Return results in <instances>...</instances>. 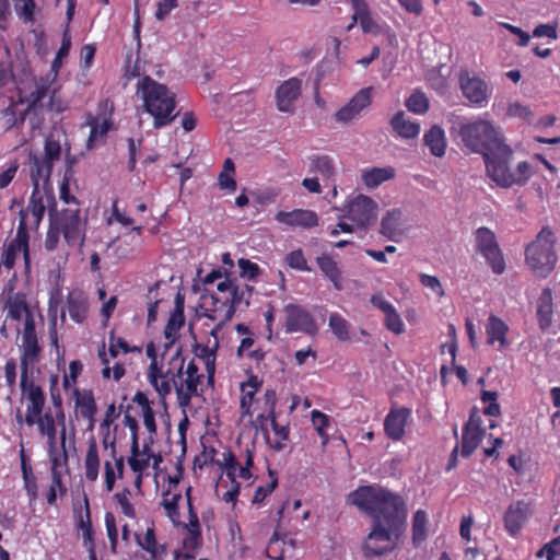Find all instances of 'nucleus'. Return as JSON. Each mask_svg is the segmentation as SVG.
<instances>
[{
	"label": "nucleus",
	"instance_id": "1",
	"mask_svg": "<svg viewBox=\"0 0 560 560\" xmlns=\"http://www.w3.org/2000/svg\"><path fill=\"white\" fill-rule=\"evenodd\" d=\"M348 501L372 518V529L363 550L366 557L393 551L406 530L407 509L398 494L378 486H360Z\"/></svg>",
	"mask_w": 560,
	"mask_h": 560
},
{
	"label": "nucleus",
	"instance_id": "2",
	"mask_svg": "<svg viewBox=\"0 0 560 560\" xmlns=\"http://www.w3.org/2000/svg\"><path fill=\"white\" fill-rule=\"evenodd\" d=\"M474 152L482 154L487 175L501 188L524 186L534 174L526 161L512 170L513 150L505 142H465Z\"/></svg>",
	"mask_w": 560,
	"mask_h": 560
},
{
	"label": "nucleus",
	"instance_id": "3",
	"mask_svg": "<svg viewBox=\"0 0 560 560\" xmlns=\"http://www.w3.org/2000/svg\"><path fill=\"white\" fill-rule=\"evenodd\" d=\"M147 355L151 359L148 368L147 380L150 385L158 393L160 399L165 401V398L172 393V384L174 377H179L185 368L186 358L183 354L182 347L178 346L170 358H162V363L159 364L154 346L152 343L147 347ZM170 350L166 352L168 353ZM167 357V354H165Z\"/></svg>",
	"mask_w": 560,
	"mask_h": 560
},
{
	"label": "nucleus",
	"instance_id": "4",
	"mask_svg": "<svg viewBox=\"0 0 560 560\" xmlns=\"http://www.w3.org/2000/svg\"><path fill=\"white\" fill-rule=\"evenodd\" d=\"M137 88L143 98L145 110L154 118L155 127L165 126L174 119L175 94L171 93L166 85L145 75L138 82Z\"/></svg>",
	"mask_w": 560,
	"mask_h": 560
},
{
	"label": "nucleus",
	"instance_id": "5",
	"mask_svg": "<svg viewBox=\"0 0 560 560\" xmlns=\"http://www.w3.org/2000/svg\"><path fill=\"white\" fill-rule=\"evenodd\" d=\"M556 237L549 228H542L536 238L525 249V261L532 272L539 278L548 277L557 262Z\"/></svg>",
	"mask_w": 560,
	"mask_h": 560
},
{
	"label": "nucleus",
	"instance_id": "6",
	"mask_svg": "<svg viewBox=\"0 0 560 560\" xmlns=\"http://www.w3.org/2000/svg\"><path fill=\"white\" fill-rule=\"evenodd\" d=\"M23 397L27 400L25 411V423L28 427L37 425L39 434L49 433L57 430V424L61 425L57 413L54 416L51 410L43 413L46 397L43 388L36 383H30L28 386L21 388Z\"/></svg>",
	"mask_w": 560,
	"mask_h": 560
},
{
	"label": "nucleus",
	"instance_id": "7",
	"mask_svg": "<svg viewBox=\"0 0 560 560\" xmlns=\"http://www.w3.org/2000/svg\"><path fill=\"white\" fill-rule=\"evenodd\" d=\"M223 456V468L226 474V477L230 480L229 489L222 494V500L228 503H235L240 490L241 485L236 481V476L244 480H248L252 478V468L254 466V451L246 448L245 451V462L244 465H241L235 454L232 451H226L222 454Z\"/></svg>",
	"mask_w": 560,
	"mask_h": 560
},
{
	"label": "nucleus",
	"instance_id": "8",
	"mask_svg": "<svg viewBox=\"0 0 560 560\" xmlns=\"http://www.w3.org/2000/svg\"><path fill=\"white\" fill-rule=\"evenodd\" d=\"M475 249L479 253L495 275L505 270V260L497 236L489 228H478L475 233Z\"/></svg>",
	"mask_w": 560,
	"mask_h": 560
},
{
	"label": "nucleus",
	"instance_id": "9",
	"mask_svg": "<svg viewBox=\"0 0 560 560\" xmlns=\"http://www.w3.org/2000/svg\"><path fill=\"white\" fill-rule=\"evenodd\" d=\"M49 198L55 201L54 196ZM49 211H52V221L61 231L67 244L70 246L83 245L85 234L80 218V209H63L58 212L56 210V202H54V207H51Z\"/></svg>",
	"mask_w": 560,
	"mask_h": 560
},
{
	"label": "nucleus",
	"instance_id": "10",
	"mask_svg": "<svg viewBox=\"0 0 560 560\" xmlns=\"http://www.w3.org/2000/svg\"><path fill=\"white\" fill-rule=\"evenodd\" d=\"M61 154L60 142H45V154L43 156L31 152L28 155L30 172L33 188L39 189L40 183H47L50 178L54 162L59 160Z\"/></svg>",
	"mask_w": 560,
	"mask_h": 560
},
{
	"label": "nucleus",
	"instance_id": "11",
	"mask_svg": "<svg viewBox=\"0 0 560 560\" xmlns=\"http://www.w3.org/2000/svg\"><path fill=\"white\" fill-rule=\"evenodd\" d=\"M377 210L378 206L371 197L359 195L348 202L342 218L365 232L376 221Z\"/></svg>",
	"mask_w": 560,
	"mask_h": 560
},
{
	"label": "nucleus",
	"instance_id": "12",
	"mask_svg": "<svg viewBox=\"0 0 560 560\" xmlns=\"http://www.w3.org/2000/svg\"><path fill=\"white\" fill-rule=\"evenodd\" d=\"M114 102L109 98H103L97 104L96 114H85L84 125L90 128V135L86 140H97L98 138L106 137L107 132L114 128Z\"/></svg>",
	"mask_w": 560,
	"mask_h": 560
},
{
	"label": "nucleus",
	"instance_id": "13",
	"mask_svg": "<svg viewBox=\"0 0 560 560\" xmlns=\"http://www.w3.org/2000/svg\"><path fill=\"white\" fill-rule=\"evenodd\" d=\"M201 308L206 317L217 323L210 331L214 338H217L222 326L230 322L235 314L226 298L215 294L203 296Z\"/></svg>",
	"mask_w": 560,
	"mask_h": 560
},
{
	"label": "nucleus",
	"instance_id": "14",
	"mask_svg": "<svg viewBox=\"0 0 560 560\" xmlns=\"http://www.w3.org/2000/svg\"><path fill=\"white\" fill-rule=\"evenodd\" d=\"M132 409V406H128L125 409V419L122 420V423L125 427H127L130 431V439H131V445H130V457L128 458V464L131 468V470L136 474H138L137 477V485L139 486L141 483L142 479V472L149 467L150 459L143 456H140V446H139V424L137 418L130 415V410Z\"/></svg>",
	"mask_w": 560,
	"mask_h": 560
},
{
	"label": "nucleus",
	"instance_id": "15",
	"mask_svg": "<svg viewBox=\"0 0 560 560\" xmlns=\"http://www.w3.org/2000/svg\"><path fill=\"white\" fill-rule=\"evenodd\" d=\"M285 313V331L288 334L302 331L314 335L317 331V325L312 314L296 304H288L284 306Z\"/></svg>",
	"mask_w": 560,
	"mask_h": 560
},
{
	"label": "nucleus",
	"instance_id": "16",
	"mask_svg": "<svg viewBox=\"0 0 560 560\" xmlns=\"http://www.w3.org/2000/svg\"><path fill=\"white\" fill-rule=\"evenodd\" d=\"M132 406V409L130 410V415L132 416V411H135V405L139 409L136 412L141 415L143 419V424L150 435V443H153L154 436L156 435L158 425L155 421V412L153 410V401L148 398V395L142 390H137L135 396L131 398L130 402H128L126 406L122 404L119 406V410L125 413V409L128 406ZM136 418V416L133 415Z\"/></svg>",
	"mask_w": 560,
	"mask_h": 560
},
{
	"label": "nucleus",
	"instance_id": "17",
	"mask_svg": "<svg viewBox=\"0 0 560 560\" xmlns=\"http://www.w3.org/2000/svg\"><path fill=\"white\" fill-rule=\"evenodd\" d=\"M23 340V352L21 357V380L20 387L24 388L30 383H35L32 374L33 368L39 360L40 347L38 345L37 336L22 338Z\"/></svg>",
	"mask_w": 560,
	"mask_h": 560
},
{
	"label": "nucleus",
	"instance_id": "18",
	"mask_svg": "<svg viewBox=\"0 0 560 560\" xmlns=\"http://www.w3.org/2000/svg\"><path fill=\"white\" fill-rule=\"evenodd\" d=\"M66 311L74 323H84L89 315L88 295L80 289L69 291L66 299V307H62L60 313L62 323L66 320Z\"/></svg>",
	"mask_w": 560,
	"mask_h": 560
},
{
	"label": "nucleus",
	"instance_id": "19",
	"mask_svg": "<svg viewBox=\"0 0 560 560\" xmlns=\"http://www.w3.org/2000/svg\"><path fill=\"white\" fill-rule=\"evenodd\" d=\"M459 85L464 96L472 104L481 106L488 102L489 89L479 77H470L468 71H460Z\"/></svg>",
	"mask_w": 560,
	"mask_h": 560
},
{
	"label": "nucleus",
	"instance_id": "20",
	"mask_svg": "<svg viewBox=\"0 0 560 560\" xmlns=\"http://www.w3.org/2000/svg\"><path fill=\"white\" fill-rule=\"evenodd\" d=\"M372 92V86L363 88L358 91L353 97L336 113V120L349 122L358 117L363 109L371 105Z\"/></svg>",
	"mask_w": 560,
	"mask_h": 560
},
{
	"label": "nucleus",
	"instance_id": "21",
	"mask_svg": "<svg viewBox=\"0 0 560 560\" xmlns=\"http://www.w3.org/2000/svg\"><path fill=\"white\" fill-rule=\"evenodd\" d=\"M27 230L28 225H26V212L22 211L20 213L15 237L10 242L1 257V264L7 269H12L14 267L18 253L22 250L23 246H26V242L30 240Z\"/></svg>",
	"mask_w": 560,
	"mask_h": 560
},
{
	"label": "nucleus",
	"instance_id": "22",
	"mask_svg": "<svg viewBox=\"0 0 560 560\" xmlns=\"http://www.w3.org/2000/svg\"><path fill=\"white\" fill-rule=\"evenodd\" d=\"M302 82L298 78H290L282 82L276 90V105L279 112L293 114L294 102L301 95Z\"/></svg>",
	"mask_w": 560,
	"mask_h": 560
},
{
	"label": "nucleus",
	"instance_id": "23",
	"mask_svg": "<svg viewBox=\"0 0 560 560\" xmlns=\"http://www.w3.org/2000/svg\"><path fill=\"white\" fill-rule=\"evenodd\" d=\"M410 416V408H392L384 419L386 436L393 441H400L405 436L406 425Z\"/></svg>",
	"mask_w": 560,
	"mask_h": 560
},
{
	"label": "nucleus",
	"instance_id": "24",
	"mask_svg": "<svg viewBox=\"0 0 560 560\" xmlns=\"http://www.w3.org/2000/svg\"><path fill=\"white\" fill-rule=\"evenodd\" d=\"M276 221L289 228L312 229L318 225V215L308 209H294L292 211H278Z\"/></svg>",
	"mask_w": 560,
	"mask_h": 560
},
{
	"label": "nucleus",
	"instance_id": "25",
	"mask_svg": "<svg viewBox=\"0 0 560 560\" xmlns=\"http://www.w3.org/2000/svg\"><path fill=\"white\" fill-rule=\"evenodd\" d=\"M530 515L529 504L525 501H516L509 505L504 513V528L512 537H515L523 528Z\"/></svg>",
	"mask_w": 560,
	"mask_h": 560
},
{
	"label": "nucleus",
	"instance_id": "26",
	"mask_svg": "<svg viewBox=\"0 0 560 560\" xmlns=\"http://www.w3.org/2000/svg\"><path fill=\"white\" fill-rule=\"evenodd\" d=\"M458 135L462 140H500L493 125L483 119L462 124Z\"/></svg>",
	"mask_w": 560,
	"mask_h": 560
},
{
	"label": "nucleus",
	"instance_id": "27",
	"mask_svg": "<svg viewBox=\"0 0 560 560\" xmlns=\"http://www.w3.org/2000/svg\"><path fill=\"white\" fill-rule=\"evenodd\" d=\"M202 378L182 373L179 377H174L172 389L175 388L178 406L186 408L190 405L191 398L198 395V386Z\"/></svg>",
	"mask_w": 560,
	"mask_h": 560
},
{
	"label": "nucleus",
	"instance_id": "28",
	"mask_svg": "<svg viewBox=\"0 0 560 560\" xmlns=\"http://www.w3.org/2000/svg\"><path fill=\"white\" fill-rule=\"evenodd\" d=\"M268 421H270L271 429L276 435L275 442L270 445L273 450L281 451L284 446V442L289 439L290 429L288 425L280 424L277 421L276 413L272 416L258 415L256 422L258 423L267 440H269Z\"/></svg>",
	"mask_w": 560,
	"mask_h": 560
},
{
	"label": "nucleus",
	"instance_id": "29",
	"mask_svg": "<svg viewBox=\"0 0 560 560\" xmlns=\"http://www.w3.org/2000/svg\"><path fill=\"white\" fill-rule=\"evenodd\" d=\"M73 397L75 408L81 418L89 421V428L92 429L95 421V415L97 407L93 392L91 389L80 390L78 387H73Z\"/></svg>",
	"mask_w": 560,
	"mask_h": 560
},
{
	"label": "nucleus",
	"instance_id": "30",
	"mask_svg": "<svg viewBox=\"0 0 560 560\" xmlns=\"http://www.w3.org/2000/svg\"><path fill=\"white\" fill-rule=\"evenodd\" d=\"M135 538L138 546L148 552L144 560H164L166 547L158 542L154 525L148 527L144 535L136 533Z\"/></svg>",
	"mask_w": 560,
	"mask_h": 560
},
{
	"label": "nucleus",
	"instance_id": "31",
	"mask_svg": "<svg viewBox=\"0 0 560 560\" xmlns=\"http://www.w3.org/2000/svg\"><path fill=\"white\" fill-rule=\"evenodd\" d=\"M316 264L323 276L331 282L332 287L337 291H341L343 289L342 270L332 255L323 253L316 257Z\"/></svg>",
	"mask_w": 560,
	"mask_h": 560
},
{
	"label": "nucleus",
	"instance_id": "32",
	"mask_svg": "<svg viewBox=\"0 0 560 560\" xmlns=\"http://www.w3.org/2000/svg\"><path fill=\"white\" fill-rule=\"evenodd\" d=\"M380 232L389 241L397 242L404 234L402 212L399 209H392L382 218Z\"/></svg>",
	"mask_w": 560,
	"mask_h": 560
},
{
	"label": "nucleus",
	"instance_id": "33",
	"mask_svg": "<svg viewBox=\"0 0 560 560\" xmlns=\"http://www.w3.org/2000/svg\"><path fill=\"white\" fill-rule=\"evenodd\" d=\"M213 345L195 343L192 352L196 358L202 361L207 372V378L209 383H212L215 374V362H217V350L219 348L218 337L214 338Z\"/></svg>",
	"mask_w": 560,
	"mask_h": 560
},
{
	"label": "nucleus",
	"instance_id": "34",
	"mask_svg": "<svg viewBox=\"0 0 560 560\" xmlns=\"http://www.w3.org/2000/svg\"><path fill=\"white\" fill-rule=\"evenodd\" d=\"M509 332V326L500 317L491 314L488 317L486 325L487 342L488 345H494L499 342V349H505L509 346L506 335Z\"/></svg>",
	"mask_w": 560,
	"mask_h": 560
},
{
	"label": "nucleus",
	"instance_id": "35",
	"mask_svg": "<svg viewBox=\"0 0 560 560\" xmlns=\"http://www.w3.org/2000/svg\"><path fill=\"white\" fill-rule=\"evenodd\" d=\"M537 319L541 330H547L552 324L553 302L552 291L545 288L537 300Z\"/></svg>",
	"mask_w": 560,
	"mask_h": 560
},
{
	"label": "nucleus",
	"instance_id": "36",
	"mask_svg": "<svg viewBox=\"0 0 560 560\" xmlns=\"http://www.w3.org/2000/svg\"><path fill=\"white\" fill-rule=\"evenodd\" d=\"M66 172L60 184L59 196L60 199L66 203H78L77 198L70 192V180L73 174V166L78 163L79 156L71 153V147L69 142H66Z\"/></svg>",
	"mask_w": 560,
	"mask_h": 560
},
{
	"label": "nucleus",
	"instance_id": "37",
	"mask_svg": "<svg viewBox=\"0 0 560 560\" xmlns=\"http://www.w3.org/2000/svg\"><path fill=\"white\" fill-rule=\"evenodd\" d=\"M20 460H21V470H22L24 489L28 497L30 503H33L37 500V497H38L37 480L33 472L32 465L30 463V459H28L23 446L20 450Z\"/></svg>",
	"mask_w": 560,
	"mask_h": 560
},
{
	"label": "nucleus",
	"instance_id": "38",
	"mask_svg": "<svg viewBox=\"0 0 560 560\" xmlns=\"http://www.w3.org/2000/svg\"><path fill=\"white\" fill-rule=\"evenodd\" d=\"M262 381L257 375L250 374L246 382L241 384L240 407L243 416L252 415V406L258 389L261 387Z\"/></svg>",
	"mask_w": 560,
	"mask_h": 560
},
{
	"label": "nucleus",
	"instance_id": "39",
	"mask_svg": "<svg viewBox=\"0 0 560 560\" xmlns=\"http://www.w3.org/2000/svg\"><path fill=\"white\" fill-rule=\"evenodd\" d=\"M184 323L185 316L180 307H174V311L171 313V316L164 328V336L167 342L164 345L163 359H165L166 352L174 347V343L178 337V331L184 326Z\"/></svg>",
	"mask_w": 560,
	"mask_h": 560
},
{
	"label": "nucleus",
	"instance_id": "40",
	"mask_svg": "<svg viewBox=\"0 0 560 560\" xmlns=\"http://www.w3.org/2000/svg\"><path fill=\"white\" fill-rule=\"evenodd\" d=\"M22 211L26 212V219L28 218L30 213L32 214L31 228L37 229L44 218L46 206L44 203V195L42 194L40 189L36 188V186L32 190L27 208L21 209L19 214Z\"/></svg>",
	"mask_w": 560,
	"mask_h": 560
},
{
	"label": "nucleus",
	"instance_id": "41",
	"mask_svg": "<svg viewBox=\"0 0 560 560\" xmlns=\"http://www.w3.org/2000/svg\"><path fill=\"white\" fill-rule=\"evenodd\" d=\"M294 548L295 545L292 539L287 541L275 534L267 544L266 556L270 560H284L288 555L292 556Z\"/></svg>",
	"mask_w": 560,
	"mask_h": 560
},
{
	"label": "nucleus",
	"instance_id": "42",
	"mask_svg": "<svg viewBox=\"0 0 560 560\" xmlns=\"http://www.w3.org/2000/svg\"><path fill=\"white\" fill-rule=\"evenodd\" d=\"M50 395L54 406L57 409V417L61 423L60 432V446L63 448V456L66 457V415L62 409V399L58 389L59 377L57 374L50 376Z\"/></svg>",
	"mask_w": 560,
	"mask_h": 560
},
{
	"label": "nucleus",
	"instance_id": "43",
	"mask_svg": "<svg viewBox=\"0 0 560 560\" xmlns=\"http://www.w3.org/2000/svg\"><path fill=\"white\" fill-rule=\"evenodd\" d=\"M5 308L8 310V317L15 322H20L23 314L32 313L24 292H15L10 295L5 302Z\"/></svg>",
	"mask_w": 560,
	"mask_h": 560
},
{
	"label": "nucleus",
	"instance_id": "44",
	"mask_svg": "<svg viewBox=\"0 0 560 560\" xmlns=\"http://www.w3.org/2000/svg\"><path fill=\"white\" fill-rule=\"evenodd\" d=\"M390 125L397 135L401 138L413 139L417 138L420 133L419 124L407 119L402 110L394 115L390 120Z\"/></svg>",
	"mask_w": 560,
	"mask_h": 560
},
{
	"label": "nucleus",
	"instance_id": "45",
	"mask_svg": "<svg viewBox=\"0 0 560 560\" xmlns=\"http://www.w3.org/2000/svg\"><path fill=\"white\" fill-rule=\"evenodd\" d=\"M395 177V170L392 166L372 167L362 173V180L369 188H375L382 183Z\"/></svg>",
	"mask_w": 560,
	"mask_h": 560
},
{
	"label": "nucleus",
	"instance_id": "46",
	"mask_svg": "<svg viewBox=\"0 0 560 560\" xmlns=\"http://www.w3.org/2000/svg\"><path fill=\"white\" fill-rule=\"evenodd\" d=\"M483 435L485 430H476L464 427L462 434V456L465 458L469 457L479 446Z\"/></svg>",
	"mask_w": 560,
	"mask_h": 560
},
{
	"label": "nucleus",
	"instance_id": "47",
	"mask_svg": "<svg viewBox=\"0 0 560 560\" xmlns=\"http://www.w3.org/2000/svg\"><path fill=\"white\" fill-rule=\"evenodd\" d=\"M192 518L194 520H190L187 535L184 537L183 547L185 552L195 555L202 545V537L198 515H192Z\"/></svg>",
	"mask_w": 560,
	"mask_h": 560
},
{
	"label": "nucleus",
	"instance_id": "48",
	"mask_svg": "<svg viewBox=\"0 0 560 560\" xmlns=\"http://www.w3.org/2000/svg\"><path fill=\"white\" fill-rule=\"evenodd\" d=\"M116 451L115 447L112 450V455L115 459V467L113 464L108 460L104 464V476H105V486L106 490L110 492L115 486V481L117 478H121L124 475V457L119 456L118 458L115 457Z\"/></svg>",
	"mask_w": 560,
	"mask_h": 560
},
{
	"label": "nucleus",
	"instance_id": "49",
	"mask_svg": "<svg viewBox=\"0 0 560 560\" xmlns=\"http://www.w3.org/2000/svg\"><path fill=\"white\" fill-rule=\"evenodd\" d=\"M84 467H85V478L94 482L97 480L98 477V470H100V457H98V448L95 441H91L85 459H84Z\"/></svg>",
	"mask_w": 560,
	"mask_h": 560
},
{
	"label": "nucleus",
	"instance_id": "50",
	"mask_svg": "<svg viewBox=\"0 0 560 560\" xmlns=\"http://www.w3.org/2000/svg\"><path fill=\"white\" fill-rule=\"evenodd\" d=\"M428 514L424 510H417L412 518V544L418 547L428 537Z\"/></svg>",
	"mask_w": 560,
	"mask_h": 560
},
{
	"label": "nucleus",
	"instance_id": "51",
	"mask_svg": "<svg viewBox=\"0 0 560 560\" xmlns=\"http://www.w3.org/2000/svg\"><path fill=\"white\" fill-rule=\"evenodd\" d=\"M84 505H85V515L83 517V515L81 513L79 514L77 526L82 530V538H83L84 546L86 547V549H91V548H95V544H94V538H93L94 532H93L92 522H91V512H90L88 497H84Z\"/></svg>",
	"mask_w": 560,
	"mask_h": 560
},
{
	"label": "nucleus",
	"instance_id": "52",
	"mask_svg": "<svg viewBox=\"0 0 560 560\" xmlns=\"http://www.w3.org/2000/svg\"><path fill=\"white\" fill-rule=\"evenodd\" d=\"M310 172L318 173L323 178H331L335 174V164L328 155L314 154L310 158Z\"/></svg>",
	"mask_w": 560,
	"mask_h": 560
},
{
	"label": "nucleus",
	"instance_id": "53",
	"mask_svg": "<svg viewBox=\"0 0 560 560\" xmlns=\"http://www.w3.org/2000/svg\"><path fill=\"white\" fill-rule=\"evenodd\" d=\"M254 288L245 284L243 288L235 285L229 296H225L234 312L236 308L244 303L245 306L249 305V299L253 294Z\"/></svg>",
	"mask_w": 560,
	"mask_h": 560
},
{
	"label": "nucleus",
	"instance_id": "54",
	"mask_svg": "<svg viewBox=\"0 0 560 560\" xmlns=\"http://www.w3.org/2000/svg\"><path fill=\"white\" fill-rule=\"evenodd\" d=\"M269 482L265 486H259L255 490L252 503L260 504L265 501L267 497H269L278 487V475L275 470L268 469Z\"/></svg>",
	"mask_w": 560,
	"mask_h": 560
},
{
	"label": "nucleus",
	"instance_id": "55",
	"mask_svg": "<svg viewBox=\"0 0 560 560\" xmlns=\"http://www.w3.org/2000/svg\"><path fill=\"white\" fill-rule=\"evenodd\" d=\"M329 327L338 340H340V341L349 340L350 325L338 313L330 314Z\"/></svg>",
	"mask_w": 560,
	"mask_h": 560
},
{
	"label": "nucleus",
	"instance_id": "56",
	"mask_svg": "<svg viewBox=\"0 0 560 560\" xmlns=\"http://www.w3.org/2000/svg\"><path fill=\"white\" fill-rule=\"evenodd\" d=\"M59 300L55 299L54 295L50 296L49 303H48V317H49V325H48V334L49 339L52 346H55L57 349L59 347L58 345V330H57V306H58Z\"/></svg>",
	"mask_w": 560,
	"mask_h": 560
},
{
	"label": "nucleus",
	"instance_id": "57",
	"mask_svg": "<svg viewBox=\"0 0 560 560\" xmlns=\"http://www.w3.org/2000/svg\"><path fill=\"white\" fill-rule=\"evenodd\" d=\"M408 110L415 114H424L429 109V100L421 91H415L405 102Z\"/></svg>",
	"mask_w": 560,
	"mask_h": 560
},
{
	"label": "nucleus",
	"instance_id": "58",
	"mask_svg": "<svg viewBox=\"0 0 560 560\" xmlns=\"http://www.w3.org/2000/svg\"><path fill=\"white\" fill-rule=\"evenodd\" d=\"M182 499L180 493L171 494L170 492L164 493L162 505L166 512V515L173 523H177L179 518L178 503Z\"/></svg>",
	"mask_w": 560,
	"mask_h": 560
},
{
	"label": "nucleus",
	"instance_id": "59",
	"mask_svg": "<svg viewBox=\"0 0 560 560\" xmlns=\"http://www.w3.org/2000/svg\"><path fill=\"white\" fill-rule=\"evenodd\" d=\"M311 420L318 435L323 439V445H326L328 443L326 430L330 425L329 417L319 410H313L311 412Z\"/></svg>",
	"mask_w": 560,
	"mask_h": 560
},
{
	"label": "nucleus",
	"instance_id": "60",
	"mask_svg": "<svg viewBox=\"0 0 560 560\" xmlns=\"http://www.w3.org/2000/svg\"><path fill=\"white\" fill-rule=\"evenodd\" d=\"M120 350L124 353L133 352L136 350L140 351L137 347H130L124 338L115 336V331L112 330L108 337V352L112 358H116Z\"/></svg>",
	"mask_w": 560,
	"mask_h": 560
},
{
	"label": "nucleus",
	"instance_id": "61",
	"mask_svg": "<svg viewBox=\"0 0 560 560\" xmlns=\"http://www.w3.org/2000/svg\"><path fill=\"white\" fill-rule=\"evenodd\" d=\"M285 262L290 268L299 270V271L310 272L312 270L310 268V266L307 265V261L304 257L303 250L300 248L287 254Z\"/></svg>",
	"mask_w": 560,
	"mask_h": 560
},
{
	"label": "nucleus",
	"instance_id": "62",
	"mask_svg": "<svg viewBox=\"0 0 560 560\" xmlns=\"http://www.w3.org/2000/svg\"><path fill=\"white\" fill-rule=\"evenodd\" d=\"M130 497H131L130 490L125 488L122 491L117 492L115 494V500L118 503V505L120 506L121 513L125 516H127L129 518H135L136 511H135L132 503L130 502Z\"/></svg>",
	"mask_w": 560,
	"mask_h": 560
},
{
	"label": "nucleus",
	"instance_id": "63",
	"mask_svg": "<svg viewBox=\"0 0 560 560\" xmlns=\"http://www.w3.org/2000/svg\"><path fill=\"white\" fill-rule=\"evenodd\" d=\"M537 558L545 557L546 560H556L560 557V536L555 537L545 544L537 552Z\"/></svg>",
	"mask_w": 560,
	"mask_h": 560
},
{
	"label": "nucleus",
	"instance_id": "64",
	"mask_svg": "<svg viewBox=\"0 0 560 560\" xmlns=\"http://www.w3.org/2000/svg\"><path fill=\"white\" fill-rule=\"evenodd\" d=\"M384 325L395 335H400L405 331V324L395 307L385 314Z\"/></svg>",
	"mask_w": 560,
	"mask_h": 560
}]
</instances>
